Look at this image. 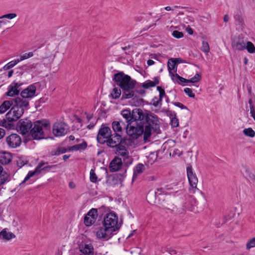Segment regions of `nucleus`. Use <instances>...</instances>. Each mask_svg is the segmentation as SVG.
Masks as SVG:
<instances>
[{
	"label": "nucleus",
	"instance_id": "9b49d317",
	"mask_svg": "<svg viewBox=\"0 0 255 255\" xmlns=\"http://www.w3.org/2000/svg\"><path fill=\"white\" fill-rule=\"evenodd\" d=\"M187 175L189 183L191 188L189 189L190 193H195L198 189L197 188L198 178L195 173H193L191 165L188 166L186 168Z\"/></svg>",
	"mask_w": 255,
	"mask_h": 255
},
{
	"label": "nucleus",
	"instance_id": "f257e3e1",
	"mask_svg": "<svg viewBox=\"0 0 255 255\" xmlns=\"http://www.w3.org/2000/svg\"><path fill=\"white\" fill-rule=\"evenodd\" d=\"M134 112H137V121L143 127L144 129V140H147L151 135L152 130L156 133H160V122L156 115L149 111L145 110L143 112L140 109H134Z\"/></svg>",
	"mask_w": 255,
	"mask_h": 255
},
{
	"label": "nucleus",
	"instance_id": "8fccbe9b",
	"mask_svg": "<svg viewBox=\"0 0 255 255\" xmlns=\"http://www.w3.org/2000/svg\"><path fill=\"white\" fill-rule=\"evenodd\" d=\"M169 61H171L174 65H177L178 64L185 62V60L180 58H172L169 59Z\"/></svg>",
	"mask_w": 255,
	"mask_h": 255
},
{
	"label": "nucleus",
	"instance_id": "13d9d810",
	"mask_svg": "<svg viewBox=\"0 0 255 255\" xmlns=\"http://www.w3.org/2000/svg\"><path fill=\"white\" fill-rule=\"evenodd\" d=\"M16 15H17L15 13H7V14H4V15L1 16L0 17V19L6 18L11 19L15 17L16 16Z\"/></svg>",
	"mask_w": 255,
	"mask_h": 255
},
{
	"label": "nucleus",
	"instance_id": "bf43d9fd",
	"mask_svg": "<svg viewBox=\"0 0 255 255\" xmlns=\"http://www.w3.org/2000/svg\"><path fill=\"white\" fill-rule=\"evenodd\" d=\"M172 104L175 106L180 108L181 109H186L189 110L187 107H186V106L184 105L183 104L180 102H172Z\"/></svg>",
	"mask_w": 255,
	"mask_h": 255
},
{
	"label": "nucleus",
	"instance_id": "864d4df0",
	"mask_svg": "<svg viewBox=\"0 0 255 255\" xmlns=\"http://www.w3.org/2000/svg\"><path fill=\"white\" fill-rule=\"evenodd\" d=\"M157 192H155L154 193L155 197L156 199H157V198H158L159 200H160V197L159 196L160 195H161V196H163L162 193L164 192V189L162 188H157Z\"/></svg>",
	"mask_w": 255,
	"mask_h": 255
},
{
	"label": "nucleus",
	"instance_id": "aec40b11",
	"mask_svg": "<svg viewBox=\"0 0 255 255\" xmlns=\"http://www.w3.org/2000/svg\"><path fill=\"white\" fill-rule=\"evenodd\" d=\"M123 165L122 159L119 156H116L110 163L109 169L112 172L119 170Z\"/></svg>",
	"mask_w": 255,
	"mask_h": 255
},
{
	"label": "nucleus",
	"instance_id": "c03bdc74",
	"mask_svg": "<svg viewBox=\"0 0 255 255\" xmlns=\"http://www.w3.org/2000/svg\"><path fill=\"white\" fill-rule=\"evenodd\" d=\"M201 79V76L198 73H196L195 75L191 78L190 79H188V83H197L200 81Z\"/></svg>",
	"mask_w": 255,
	"mask_h": 255
},
{
	"label": "nucleus",
	"instance_id": "c85d7f7f",
	"mask_svg": "<svg viewBox=\"0 0 255 255\" xmlns=\"http://www.w3.org/2000/svg\"><path fill=\"white\" fill-rule=\"evenodd\" d=\"M122 94V90L121 89H118L117 87H114L111 94L109 95V97L113 99H119Z\"/></svg>",
	"mask_w": 255,
	"mask_h": 255
},
{
	"label": "nucleus",
	"instance_id": "5fc2aeb1",
	"mask_svg": "<svg viewBox=\"0 0 255 255\" xmlns=\"http://www.w3.org/2000/svg\"><path fill=\"white\" fill-rule=\"evenodd\" d=\"M172 35L175 38H180L183 37L184 34L182 32L174 30L172 32Z\"/></svg>",
	"mask_w": 255,
	"mask_h": 255
},
{
	"label": "nucleus",
	"instance_id": "f704fd0d",
	"mask_svg": "<svg viewBox=\"0 0 255 255\" xmlns=\"http://www.w3.org/2000/svg\"><path fill=\"white\" fill-rule=\"evenodd\" d=\"M18 63H19L18 60L17 59H14L8 63H7L6 65H5L2 69L4 70H9L12 67H13L15 65H16Z\"/></svg>",
	"mask_w": 255,
	"mask_h": 255
},
{
	"label": "nucleus",
	"instance_id": "2eb2a0df",
	"mask_svg": "<svg viewBox=\"0 0 255 255\" xmlns=\"http://www.w3.org/2000/svg\"><path fill=\"white\" fill-rule=\"evenodd\" d=\"M109 213H111L110 208L105 206H102L98 209L92 208L88 212V216H92V219H94L95 215H97V217L99 216V218H102L103 216L104 217Z\"/></svg>",
	"mask_w": 255,
	"mask_h": 255
},
{
	"label": "nucleus",
	"instance_id": "37998d69",
	"mask_svg": "<svg viewBox=\"0 0 255 255\" xmlns=\"http://www.w3.org/2000/svg\"><path fill=\"white\" fill-rule=\"evenodd\" d=\"M13 122H9L7 120L3 119L0 121V126L4 127L5 128H10L13 126L12 124Z\"/></svg>",
	"mask_w": 255,
	"mask_h": 255
},
{
	"label": "nucleus",
	"instance_id": "69168bd1",
	"mask_svg": "<svg viewBox=\"0 0 255 255\" xmlns=\"http://www.w3.org/2000/svg\"><path fill=\"white\" fill-rule=\"evenodd\" d=\"M27 68L29 69H32L34 68V67L33 66V64H30L28 66H27V65H23L19 67V69L22 70H25L27 69Z\"/></svg>",
	"mask_w": 255,
	"mask_h": 255
},
{
	"label": "nucleus",
	"instance_id": "774afa93",
	"mask_svg": "<svg viewBox=\"0 0 255 255\" xmlns=\"http://www.w3.org/2000/svg\"><path fill=\"white\" fill-rule=\"evenodd\" d=\"M12 84L15 85L16 87L18 89H19V87L23 85V83L20 81L16 82L15 81H13L12 82Z\"/></svg>",
	"mask_w": 255,
	"mask_h": 255
},
{
	"label": "nucleus",
	"instance_id": "f8f14e48",
	"mask_svg": "<svg viewBox=\"0 0 255 255\" xmlns=\"http://www.w3.org/2000/svg\"><path fill=\"white\" fill-rule=\"evenodd\" d=\"M127 169L123 173H115L107 176L106 183L109 186H115L123 182L126 176Z\"/></svg>",
	"mask_w": 255,
	"mask_h": 255
},
{
	"label": "nucleus",
	"instance_id": "a19ab883",
	"mask_svg": "<svg viewBox=\"0 0 255 255\" xmlns=\"http://www.w3.org/2000/svg\"><path fill=\"white\" fill-rule=\"evenodd\" d=\"M177 65H174L173 63H172L171 61H169V59L168 60V61L167 62V67H168V70L169 71V74H172V70H174V72L176 73L177 72Z\"/></svg>",
	"mask_w": 255,
	"mask_h": 255
},
{
	"label": "nucleus",
	"instance_id": "7c9ffc66",
	"mask_svg": "<svg viewBox=\"0 0 255 255\" xmlns=\"http://www.w3.org/2000/svg\"><path fill=\"white\" fill-rule=\"evenodd\" d=\"M112 128L114 133H119L122 132V127L121 122L114 121L112 122Z\"/></svg>",
	"mask_w": 255,
	"mask_h": 255
},
{
	"label": "nucleus",
	"instance_id": "6e6552de",
	"mask_svg": "<svg viewBox=\"0 0 255 255\" xmlns=\"http://www.w3.org/2000/svg\"><path fill=\"white\" fill-rule=\"evenodd\" d=\"M136 127L133 126H126V132L128 135L130 136L132 139H137L142 134H144V129L142 126L139 123L136 122Z\"/></svg>",
	"mask_w": 255,
	"mask_h": 255
},
{
	"label": "nucleus",
	"instance_id": "4468645a",
	"mask_svg": "<svg viewBox=\"0 0 255 255\" xmlns=\"http://www.w3.org/2000/svg\"><path fill=\"white\" fill-rule=\"evenodd\" d=\"M112 133V130L109 127L106 126L102 124L99 129L98 134L97 135V142L101 144H104L103 141H106Z\"/></svg>",
	"mask_w": 255,
	"mask_h": 255
},
{
	"label": "nucleus",
	"instance_id": "ddd939ff",
	"mask_svg": "<svg viewBox=\"0 0 255 255\" xmlns=\"http://www.w3.org/2000/svg\"><path fill=\"white\" fill-rule=\"evenodd\" d=\"M69 129L68 126L64 122H57L53 126V133L56 136H62L67 134Z\"/></svg>",
	"mask_w": 255,
	"mask_h": 255
},
{
	"label": "nucleus",
	"instance_id": "ea45409f",
	"mask_svg": "<svg viewBox=\"0 0 255 255\" xmlns=\"http://www.w3.org/2000/svg\"><path fill=\"white\" fill-rule=\"evenodd\" d=\"M244 168L245 172L249 177L251 179V180L255 182V174L253 173L249 168L247 166H245Z\"/></svg>",
	"mask_w": 255,
	"mask_h": 255
},
{
	"label": "nucleus",
	"instance_id": "052dcab7",
	"mask_svg": "<svg viewBox=\"0 0 255 255\" xmlns=\"http://www.w3.org/2000/svg\"><path fill=\"white\" fill-rule=\"evenodd\" d=\"M60 151H61V150L60 149V147H58L56 149L52 150L51 151V152H50V154L52 156H54V155L58 156V155H59L60 154H62L61 153Z\"/></svg>",
	"mask_w": 255,
	"mask_h": 255
},
{
	"label": "nucleus",
	"instance_id": "6ab92c4d",
	"mask_svg": "<svg viewBox=\"0 0 255 255\" xmlns=\"http://www.w3.org/2000/svg\"><path fill=\"white\" fill-rule=\"evenodd\" d=\"M79 249L80 252L85 255H94V249L91 244L81 243L79 245Z\"/></svg>",
	"mask_w": 255,
	"mask_h": 255
},
{
	"label": "nucleus",
	"instance_id": "4d7b16f0",
	"mask_svg": "<svg viewBox=\"0 0 255 255\" xmlns=\"http://www.w3.org/2000/svg\"><path fill=\"white\" fill-rule=\"evenodd\" d=\"M184 92L187 94L190 98H195V94L192 92L191 89L189 88H186L184 89Z\"/></svg>",
	"mask_w": 255,
	"mask_h": 255
},
{
	"label": "nucleus",
	"instance_id": "6e6d98bb",
	"mask_svg": "<svg viewBox=\"0 0 255 255\" xmlns=\"http://www.w3.org/2000/svg\"><path fill=\"white\" fill-rule=\"evenodd\" d=\"M247 249H250L255 247V237L250 240L246 245Z\"/></svg>",
	"mask_w": 255,
	"mask_h": 255
},
{
	"label": "nucleus",
	"instance_id": "f03ea898",
	"mask_svg": "<svg viewBox=\"0 0 255 255\" xmlns=\"http://www.w3.org/2000/svg\"><path fill=\"white\" fill-rule=\"evenodd\" d=\"M102 223L103 227H100L96 232L97 237L100 239L109 240L115 235L114 232L118 231L121 227L120 224H118V217L114 211L105 216Z\"/></svg>",
	"mask_w": 255,
	"mask_h": 255
},
{
	"label": "nucleus",
	"instance_id": "4be33fe9",
	"mask_svg": "<svg viewBox=\"0 0 255 255\" xmlns=\"http://www.w3.org/2000/svg\"><path fill=\"white\" fill-rule=\"evenodd\" d=\"M159 83V77H155L154 81L147 80L145 82L142 84L141 86H139V88L141 87L144 89H147L151 87H154Z\"/></svg>",
	"mask_w": 255,
	"mask_h": 255
},
{
	"label": "nucleus",
	"instance_id": "49530a36",
	"mask_svg": "<svg viewBox=\"0 0 255 255\" xmlns=\"http://www.w3.org/2000/svg\"><path fill=\"white\" fill-rule=\"evenodd\" d=\"M33 56V53L32 52H29L28 53H26L22 55H21L19 58H17V60H18L19 62H20L22 60L28 59L30 57H31Z\"/></svg>",
	"mask_w": 255,
	"mask_h": 255
},
{
	"label": "nucleus",
	"instance_id": "a18cd8bd",
	"mask_svg": "<svg viewBox=\"0 0 255 255\" xmlns=\"http://www.w3.org/2000/svg\"><path fill=\"white\" fill-rule=\"evenodd\" d=\"M144 169V165L142 163H138L134 168L133 171L137 173H141Z\"/></svg>",
	"mask_w": 255,
	"mask_h": 255
},
{
	"label": "nucleus",
	"instance_id": "680f3d73",
	"mask_svg": "<svg viewBox=\"0 0 255 255\" xmlns=\"http://www.w3.org/2000/svg\"><path fill=\"white\" fill-rule=\"evenodd\" d=\"M169 75L171 76V78L172 80L173 81L178 82V79H179V78H180L181 76H179L178 74L175 73L174 74L172 72V74H169Z\"/></svg>",
	"mask_w": 255,
	"mask_h": 255
},
{
	"label": "nucleus",
	"instance_id": "dca6fc26",
	"mask_svg": "<svg viewBox=\"0 0 255 255\" xmlns=\"http://www.w3.org/2000/svg\"><path fill=\"white\" fill-rule=\"evenodd\" d=\"M36 91V87L34 84H31L20 92V98L23 100L31 99L35 95Z\"/></svg>",
	"mask_w": 255,
	"mask_h": 255
},
{
	"label": "nucleus",
	"instance_id": "72a5a7b5",
	"mask_svg": "<svg viewBox=\"0 0 255 255\" xmlns=\"http://www.w3.org/2000/svg\"><path fill=\"white\" fill-rule=\"evenodd\" d=\"M10 180L9 174L7 172L0 175V186L3 185L6 182H8Z\"/></svg>",
	"mask_w": 255,
	"mask_h": 255
},
{
	"label": "nucleus",
	"instance_id": "5701e85b",
	"mask_svg": "<svg viewBox=\"0 0 255 255\" xmlns=\"http://www.w3.org/2000/svg\"><path fill=\"white\" fill-rule=\"evenodd\" d=\"M12 155L10 153L3 152L0 153V163L2 165H6L11 162Z\"/></svg>",
	"mask_w": 255,
	"mask_h": 255
},
{
	"label": "nucleus",
	"instance_id": "b1692460",
	"mask_svg": "<svg viewBox=\"0 0 255 255\" xmlns=\"http://www.w3.org/2000/svg\"><path fill=\"white\" fill-rule=\"evenodd\" d=\"M116 148L115 153L120 155L123 157H125L128 154V152L125 146L123 143H120L118 146L115 147Z\"/></svg>",
	"mask_w": 255,
	"mask_h": 255
},
{
	"label": "nucleus",
	"instance_id": "412c9836",
	"mask_svg": "<svg viewBox=\"0 0 255 255\" xmlns=\"http://www.w3.org/2000/svg\"><path fill=\"white\" fill-rule=\"evenodd\" d=\"M20 89H18L15 85L12 83L8 86L7 91L5 93V95L8 97H14L18 96L20 94Z\"/></svg>",
	"mask_w": 255,
	"mask_h": 255
},
{
	"label": "nucleus",
	"instance_id": "de8ad7c7",
	"mask_svg": "<svg viewBox=\"0 0 255 255\" xmlns=\"http://www.w3.org/2000/svg\"><path fill=\"white\" fill-rule=\"evenodd\" d=\"M162 112L164 113L166 115L171 119L172 117H176V113L174 111H171L169 109L163 110Z\"/></svg>",
	"mask_w": 255,
	"mask_h": 255
},
{
	"label": "nucleus",
	"instance_id": "a878e982",
	"mask_svg": "<svg viewBox=\"0 0 255 255\" xmlns=\"http://www.w3.org/2000/svg\"><path fill=\"white\" fill-rule=\"evenodd\" d=\"M87 147V143L85 140L83 141L82 143L76 144L68 148V151H78L85 150Z\"/></svg>",
	"mask_w": 255,
	"mask_h": 255
},
{
	"label": "nucleus",
	"instance_id": "393cba45",
	"mask_svg": "<svg viewBox=\"0 0 255 255\" xmlns=\"http://www.w3.org/2000/svg\"><path fill=\"white\" fill-rule=\"evenodd\" d=\"M14 99L11 100H6L3 101L0 105V111L2 114L4 113L13 105Z\"/></svg>",
	"mask_w": 255,
	"mask_h": 255
},
{
	"label": "nucleus",
	"instance_id": "58836bf2",
	"mask_svg": "<svg viewBox=\"0 0 255 255\" xmlns=\"http://www.w3.org/2000/svg\"><path fill=\"white\" fill-rule=\"evenodd\" d=\"M90 180L91 182L96 183L98 180L97 175L95 172V169H92L90 172Z\"/></svg>",
	"mask_w": 255,
	"mask_h": 255
},
{
	"label": "nucleus",
	"instance_id": "0eeeda50",
	"mask_svg": "<svg viewBox=\"0 0 255 255\" xmlns=\"http://www.w3.org/2000/svg\"><path fill=\"white\" fill-rule=\"evenodd\" d=\"M45 164V163L44 162L41 161L35 168L34 171H29L24 180L20 183L19 185L24 183L26 181H27L34 175L39 174L42 170L48 172L51 169H56L58 167L57 164L48 165L43 167Z\"/></svg>",
	"mask_w": 255,
	"mask_h": 255
},
{
	"label": "nucleus",
	"instance_id": "79ce46f5",
	"mask_svg": "<svg viewBox=\"0 0 255 255\" xmlns=\"http://www.w3.org/2000/svg\"><path fill=\"white\" fill-rule=\"evenodd\" d=\"M124 157V164L127 167H128L132 163L133 158L129 156L128 154Z\"/></svg>",
	"mask_w": 255,
	"mask_h": 255
},
{
	"label": "nucleus",
	"instance_id": "338daca9",
	"mask_svg": "<svg viewBox=\"0 0 255 255\" xmlns=\"http://www.w3.org/2000/svg\"><path fill=\"white\" fill-rule=\"evenodd\" d=\"M181 154V152L179 151L178 149H174L172 154L170 153V156H175L176 155H178V156H179Z\"/></svg>",
	"mask_w": 255,
	"mask_h": 255
},
{
	"label": "nucleus",
	"instance_id": "c756f323",
	"mask_svg": "<svg viewBox=\"0 0 255 255\" xmlns=\"http://www.w3.org/2000/svg\"><path fill=\"white\" fill-rule=\"evenodd\" d=\"M97 215H95L94 217V219H92V217L88 216V213L85 216L84 219V222L85 225L87 227H90L92 225H93L95 222L96 221V220L97 218Z\"/></svg>",
	"mask_w": 255,
	"mask_h": 255
},
{
	"label": "nucleus",
	"instance_id": "09e8293b",
	"mask_svg": "<svg viewBox=\"0 0 255 255\" xmlns=\"http://www.w3.org/2000/svg\"><path fill=\"white\" fill-rule=\"evenodd\" d=\"M170 125L172 128H177L179 126L178 119L176 117H172L170 119Z\"/></svg>",
	"mask_w": 255,
	"mask_h": 255
},
{
	"label": "nucleus",
	"instance_id": "20e7f679",
	"mask_svg": "<svg viewBox=\"0 0 255 255\" xmlns=\"http://www.w3.org/2000/svg\"><path fill=\"white\" fill-rule=\"evenodd\" d=\"M29 106V101L23 100L19 97L14 99L13 105L11 109L5 115V119L9 122L17 121L24 114V111Z\"/></svg>",
	"mask_w": 255,
	"mask_h": 255
},
{
	"label": "nucleus",
	"instance_id": "7ed1b4c3",
	"mask_svg": "<svg viewBox=\"0 0 255 255\" xmlns=\"http://www.w3.org/2000/svg\"><path fill=\"white\" fill-rule=\"evenodd\" d=\"M50 123L49 120L42 119L33 122V127L30 130L23 139V142L26 144L29 141L33 140H41L46 138L44 130H50Z\"/></svg>",
	"mask_w": 255,
	"mask_h": 255
},
{
	"label": "nucleus",
	"instance_id": "f3484780",
	"mask_svg": "<svg viewBox=\"0 0 255 255\" xmlns=\"http://www.w3.org/2000/svg\"><path fill=\"white\" fill-rule=\"evenodd\" d=\"M6 141L9 147L16 148L21 144V139L17 134L12 133L6 137Z\"/></svg>",
	"mask_w": 255,
	"mask_h": 255
},
{
	"label": "nucleus",
	"instance_id": "cd10ccee",
	"mask_svg": "<svg viewBox=\"0 0 255 255\" xmlns=\"http://www.w3.org/2000/svg\"><path fill=\"white\" fill-rule=\"evenodd\" d=\"M0 235L3 240L9 241L15 238V235L11 232H7V229H4L0 232Z\"/></svg>",
	"mask_w": 255,
	"mask_h": 255
},
{
	"label": "nucleus",
	"instance_id": "e433bc0d",
	"mask_svg": "<svg viewBox=\"0 0 255 255\" xmlns=\"http://www.w3.org/2000/svg\"><path fill=\"white\" fill-rule=\"evenodd\" d=\"M243 132L245 135L250 137H254L255 136V132L251 128L244 129Z\"/></svg>",
	"mask_w": 255,
	"mask_h": 255
},
{
	"label": "nucleus",
	"instance_id": "bb28decb",
	"mask_svg": "<svg viewBox=\"0 0 255 255\" xmlns=\"http://www.w3.org/2000/svg\"><path fill=\"white\" fill-rule=\"evenodd\" d=\"M233 48L238 50H243L245 49L246 43L243 39H239L238 41L234 40L232 42Z\"/></svg>",
	"mask_w": 255,
	"mask_h": 255
},
{
	"label": "nucleus",
	"instance_id": "473e14b6",
	"mask_svg": "<svg viewBox=\"0 0 255 255\" xmlns=\"http://www.w3.org/2000/svg\"><path fill=\"white\" fill-rule=\"evenodd\" d=\"M248 102L250 105L251 116L255 121V102H254L253 100L251 98L249 99Z\"/></svg>",
	"mask_w": 255,
	"mask_h": 255
},
{
	"label": "nucleus",
	"instance_id": "9d476101",
	"mask_svg": "<svg viewBox=\"0 0 255 255\" xmlns=\"http://www.w3.org/2000/svg\"><path fill=\"white\" fill-rule=\"evenodd\" d=\"M33 125L32 123L27 118L21 119L16 124V129L17 131H20V133L25 137L29 132Z\"/></svg>",
	"mask_w": 255,
	"mask_h": 255
},
{
	"label": "nucleus",
	"instance_id": "423d86ee",
	"mask_svg": "<svg viewBox=\"0 0 255 255\" xmlns=\"http://www.w3.org/2000/svg\"><path fill=\"white\" fill-rule=\"evenodd\" d=\"M112 80L115 83L114 86H115V85H117L120 88H123L134 80L129 75L125 74L123 71H120L115 73L113 76Z\"/></svg>",
	"mask_w": 255,
	"mask_h": 255
},
{
	"label": "nucleus",
	"instance_id": "a211bd4d",
	"mask_svg": "<svg viewBox=\"0 0 255 255\" xmlns=\"http://www.w3.org/2000/svg\"><path fill=\"white\" fill-rule=\"evenodd\" d=\"M134 109L132 110V112L130 110H124L122 111L121 114L126 119L128 126L131 125L132 122L137 121V112H134Z\"/></svg>",
	"mask_w": 255,
	"mask_h": 255
},
{
	"label": "nucleus",
	"instance_id": "2f4dec72",
	"mask_svg": "<svg viewBox=\"0 0 255 255\" xmlns=\"http://www.w3.org/2000/svg\"><path fill=\"white\" fill-rule=\"evenodd\" d=\"M235 21L237 24L241 26L244 25V20L242 15V13L240 11H238L234 16Z\"/></svg>",
	"mask_w": 255,
	"mask_h": 255
},
{
	"label": "nucleus",
	"instance_id": "0e129e2a",
	"mask_svg": "<svg viewBox=\"0 0 255 255\" xmlns=\"http://www.w3.org/2000/svg\"><path fill=\"white\" fill-rule=\"evenodd\" d=\"M164 201H165V200L163 199V202H164ZM165 203H162V202L161 203V207H162V208L163 209L170 210H171L172 212H174V208H175L174 207H173L172 208H171L170 207H169L168 206H167Z\"/></svg>",
	"mask_w": 255,
	"mask_h": 255
},
{
	"label": "nucleus",
	"instance_id": "39448f33",
	"mask_svg": "<svg viewBox=\"0 0 255 255\" xmlns=\"http://www.w3.org/2000/svg\"><path fill=\"white\" fill-rule=\"evenodd\" d=\"M138 84L135 80L131 81L128 84L121 88L122 92L121 101L131 99L129 102L130 105L135 107L141 106L145 102L143 99L139 100L138 96L134 95V91L136 85Z\"/></svg>",
	"mask_w": 255,
	"mask_h": 255
},
{
	"label": "nucleus",
	"instance_id": "3c124183",
	"mask_svg": "<svg viewBox=\"0 0 255 255\" xmlns=\"http://www.w3.org/2000/svg\"><path fill=\"white\" fill-rule=\"evenodd\" d=\"M27 161L22 159L21 157H18L16 161V164L19 168L22 167L25 164H27Z\"/></svg>",
	"mask_w": 255,
	"mask_h": 255
},
{
	"label": "nucleus",
	"instance_id": "4c0bfd02",
	"mask_svg": "<svg viewBox=\"0 0 255 255\" xmlns=\"http://www.w3.org/2000/svg\"><path fill=\"white\" fill-rule=\"evenodd\" d=\"M145 94L146 92L144 89L141 88L137 89L135 88L134 95L138 96V99H139V100L142 99L141 98L144 97Z\"/></svg>",
	"mask_w": 255,
	"mask_h": 255
},
{
	"label": "nucleus",
	"instance_id": "c9c22d12",
	"mask_svg": "<svg viewBox=\"0 0 255 255\" xmlns=\"http://www.w3.org/2000/svg\"><path fill=\"white\" fill-rule=\"evenodd\" d=\"M248 52L250 53H255V46L254 44L251 41H248L246 44V48Z\"/></svg>",
	"mask_w": 255,
	"mask_h": 255
},
{
	"label": "nucleus",
	"instance_id": "1a4fd4ad",
	"mask_svg": "<svg viewBox=\"0 0 255 255\" xmlns=\"http://www.w3.org/2000/svg\"><path fill=\"white\" fill-rule=\"evenodd\" d=\"M126 140L127 139L122 138V134L120 133H112L108 138L106 139V141L102 142L106 143L107 146L113 148L120 143H126Z\"/></svg>",
	"mask_w": 255,
	"mask_h": 255
},
{
	"label": "nucleus",
	"instance_id": "603ef678",
	"mask_svg": "<svg viewBox=\"0 0 255 255\" xmlns=\"http://www.w3.org/2000/svg\"><path fill=\"white\" fill-rule=\"evenodd\" d=\"M201 50L205 53H208L209 51L210 47L207 42L203 41Z\"/></svg>",
	"mask_w": 255,
	"mask_h": 255
},
{
	"label": "nucleus",
	"instance_id": "e2e57ef3",
	"mask_svg": "<svg viewBox=\"0 0 255 255\" xmlns=\"http://www.w3.org/2000/svg\"><path fill=\"white\" fill-rule=\"evenodd\" d=\"M162 97H159V98H157V100L156 101V103H151V105H152L154 107H157L158 106L161 105V103L162 101Z\"/></svg>",
	"mask_w": 255,
	"mask_h": 255
}]
</instances>
